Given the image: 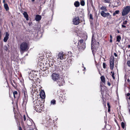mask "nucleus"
I'll return each mask as SVG.
<instances>
[{"instance_id": "57", "label": "nucleus", "mask_w": 130, "mask_h": 130, "mask_svg": "<svg viewBox=\"0 0 130 130\" xmlns=\"http://www.w3.org/2000/svg\"><path fill=\"white\" fill-rule=\"evenodd\" d=\"M108 111H110V110L109 109V108H108Z\"/></svg>"}, {"instance_id": "34", "label": "nucleus", "mask_w": 130, "mask_h": 130, "mask_svg": "<svg viewBox=\"0 0 130 130\" xmlns=\"http://www.w3.org/2000/svg\"><path fill=\"white\" fill-rule=\"evenodd\" d=\"M127 64L128 66L130 67V60L127 61Z\"/></svg>"}, {"instance_id": "31", "label": "nucleus", "mask_w": 130, "mask_h": 130, "mask_svg": "<svg viewBox=\"0 0 130 130\" xmlns=\"http://www.w3.org/2000/svg\"><path fill=\"white\" fill-rule=\"evenodd\" d=\"M127 20L124 21L123 22V24L125 25L127 24Z\"/></svg>"}, {"instance_id": "61", "label": "nucleus", "mask_w": 130, "mask_h": 130, "mask_svg": "<svg viewBox=\"0 0 130 130\" xmlns=\"http://www.w3.org/2000/svg\"><path fill=\"white\" fill-rule=\"evenodd\" d=\"M129 17L130 18V16H129Z\"/></svg>"}, {"instance_id": "44", "label": "nucleus", "mask_w": 130, "mask_h": 130, "mask_svg": "<svg viewBox=\"0 0 130 130\" xmlns=\"http://www.w3.org/2000/svg\"><path fill=\"white\" fill-rule=\"evenodd\" d=\"M84 65L83 64H82V67H84V69H83V70H85V69H86V68H85V67H84Z\"/></svg>"}, {"instance_id": "2", "label": "nucleus", "mask_w": 130, "mask_h": 130, "mask_svg": "<svg viewBox=\"0 0 130 130\" xmlns=\"http://www.w3.org/2000/svg\"><path fill=\"white\" fill-rule=\"evenodd\" d=\"M99 43L98 42L95 41V40L93 38V36H92L91 43V47L92 51L94 54V52L96 51V49L97 46L99 45Z\"/></svg>"}, {"instance_id": "32", "label": "nucleus", "mask_w": 130, "mask_h": 130, "mask_svg": "<svg viewBox=\"0 0 130 130\" xmlns=\"http://www.w3.org/2000/svg\"><path fill=\"white\" fill-rule=\"evenodd\" d=\"M71 64L70 63L69 65H68V66H67V68H65V69H64L63 68V67H62V69H64V70H67V69L68 68H69V67L70 66H71Z\"/></svg>"}, {"instance_id": "42", "label": "nucleus", "mask_w": 130, "mask_h": 130, "mask_svg": "<svg viewBox=\"0 0 130 130\" xmlns=\"http://www.w3.org/2000/svg\"><path fill=\"white\" fill-rule=\"evenodd\" d=\"M107 105L108 108H110V106L109 105V103H107Z\"/></svg>"}, {"instance_id": "51", "label": "nucleus", "mask_w": 130, "mask_h": 130, "mask_svg": "<svg viewBox=\"0 0 130 130\" xmlns=\"http://www.w3.org/2000/svg\"><path fill=\"white\" fill-rule=\"evenodd\" d=\"M110 42L111 43L112 42V39H110Z\"/></svg>"}, {"instance_id": "4", "label": "nucleus", "mask_w": 130, "mask_h": 130, "mask_svg": "<svg viewBox=\"0 0 130 130\" xmlns=\"http://www.w3.org/2000/svg\"><path fill=\"white\" fill-rule=\"evenodd\" d=\"M130 11V7L129 6L125 7L122 12V14L124 16L127 14Z\"/></svg>"}, {"instance_id": "1", "label": "nucleus", "mask_w": 130, "mask_h": 130, "mask_svg": "<svg viewBox=\"0 0 130 130\" xmlns=\"http://www.w3.org/2000/svg\"><path fill=\"white\" fill-rule=\"evenodd\" d=\"M34 107L35 110L38 112H41L43 110L44 107V104L39 100L34 101Z\"/></svg>"}, {"instance_id": "21", "label": "nucleus", "mask_w": 130, "mask_h": 130, "mask_svg": "<svg viewBox=\"0 0 130 130\" xmlns=\"http://www.w3.org/2000/svg\"><path fill=\"white\" fill-rule=\"evenodd\" d=\"M74 5L76 7H78L79 6L80 3L78 1H76L74 2Z\"/></svg>"}, {"instance_id": "50", "label": "nucleus", "mask_w": 130, "mask_h": 130, "mask_svg": "<svg viewBox=\"0 0 130 130\" xmlns=\"http://www.w3.org/2000/svg\"><path fill=\"white\" fill-rule=\"evenodd\" d=\"M110 39H112V36L111 35H110Z\"/></svg>"}, {"instance_id": "16", "label": "nucleus", "mask_w": 130, "mask_h": 130, "mask_svg": "<svg viewBox=\"0 0 130 130\" xmlns=\"http://www.w3.org/2000/svg\"><path fill=\"white\" fill-rule=\"evenodd\" d=\"M32 123H33V122L31 119L27 120V124L28 126H32Z\"/></svg>"}, {"instance_id": "8", "label": "nucleus", "mask_w": 130, "mask_h": 130, "mask_svg": "<svg viewBox=\"0 0 130 130\" xmlns=\"http://www.w3.org/2000/svg\"><path fill=\"white\" fill-rule=\"evenodd\" d=\"M73 24L77 25L80 23V20L78 17H75L73 20Z\"/></svg>"}, {"instance_id": "33", "label": "nucleus", "mask_w": 130, "mask_h": 130, "mask_svg": "<svg viewBox=\"0 0 130 130\" xmlns=\"http://www.w3.org/2000/svg\"><path fill=\"white\" fill-rule=\"evenodd\" d=\"M4 49L6 51H7L8 49L7 46L6 45L4 46Z\"/></svg>"}, {"instance_id": "7", "label": "nucleus", "mask_w": 130, "mask_h": 130, "mask_svg": "<svg viewBox=\"0 0 130 130\" xmlns=\"http://www.w3.org/2000/svg\"><path fill=\"white\" fill-rule=\"evenodd\" d=\"M20 49L22 51H24L27 49L28 45L26 42H23L20 45Z\"/></svg>"}, {"instance_id": "28", "label": "nucleus", "mask_w": 130, "mask_h": 130, "mask_svg": "<svg viewBox=\"0 0 130 130\" xmlns=\"http://www.w3.org/2000/svg\"><path fill=\"white\" fill-rule=\"evenodd\" d=\"M81 5L82 6H84L85 5V2L84 1H82L80 2Z\"/></svg>"}, {"instance_id": "59", "label": "nucleus", "mask_w": 130, "mask_h": 130, "mask_svg": "<svg viewBox=\"0 0 130 130\" xmlns=\"http://www.w3.org/2000/svg\"><path fill=\"white\" fill-rule=\"evenodd\" d=\"M111 73H112H112H113V72H112L111 71Z\"/></svg>"}, {"instance_id": "20", "label": "nucleus", "mask_w": 130, "mask_h": 130, "mask_svg": "<svg viewBox=\"0 0 130 130\" xmlns=\"http://www.w3.org/2000/svg\"><path fill=\"white\" fill-rule=\"evenodd\" d=\"M100 9L101 10H102V11H103L104 12H107V10L105 6H102L101 8Z\"/></svg>"}, {"instance_id": "12", "label": "nucleus", "mask_w": 130, "mask_h": 130, "mask_svg": "<svg viewBox=\"0 0 130 130\" xmlns=\"http://www.w3.org/2000/svg\"><path fill=\"white\" fill-rule=\"evenodd\" d=\"M57 60L59 62H60V60L59 61V60H62L63 59V55L62 53H59L58 55L56 56Z\"/></svg>"}, {"instance_id": "9", "label": "nucleus", "mask_w": 130, "mask_h": 130, "mask_svg": "<svg viewBox=\"0 0 130 130\" xmlns=\"http://www.w3.org/2000/svg\"><path fill=\"white\" fill-rule=\"evenodd\" d=\"M36 75V72L34 71H31L29 74V78L30 79H32V78L35 77Z\"/></svg>"}, {"instance_id": "17", "label": "nucleus", "mask_w": 130, "mask_h": 130, "mask_svg": "<svg viewBox=\"0 0 130 130\" xmlns=\"http://www.w3.org/2000/svg\"><path fill=\"white\" fill-rule=\"evenodd\" d=\"M101 15L104 17H107L108 14L109 15V13H105L103 11H101Z\"/></svg>"}, {"instance_id": "58", "label": "nucleus", "mask_w": 130, "mask_h": 130, "mask_svg": "<svg viewBox=\"0 0 130 130\" xmlns=\"http://www.w3.org/2000/svg\"><path fill=\"white\" fill-rule=\"evenodd\" d=\"M128 99H129V100H130V96H129V98H128Z\"/></svg>"}, {"instance_id": "41", "label": "nucleus", "mask_w": 130, "mask_h": 130, "mask_svg": "<svg viewBox=\"0 0 130 130\" xmlns=\"http://www.w3.org/2000/svg\"><path fill=\"white\" fill-rule=\"evenodd\" d=\"M23 119L24 121H25L26 120V117L25 116V115H24L23 117Z\"/></svg>"}, {"instance_id": "22", "label": "nucleus", "mask_w": 130, "mask_h": 130, "mask_svg": "<svg viewBox=\"0 0 130 130\" xmlns=\"http://www.w3.org/2000/svg\"><path fill=\"white\" fill-rule=\"evenodd\" d=\"M4 6L6 10L7 11L9 10L8 6L7 4H5L4 5Z\"/></svg>"}, {"instance_id": "38", "label": "nucleus", "mask_w": 130, "mask_h": 130, "mask_svg": "<svg viewBox=\"0 0 130 130\" xmlns=\"http://www.w3.org/2000/svg\"><path fill=\"white\" fill-rule=\"evenodd\" d=\"M89 18L91 19H93L92 16L91 14H90L89 16Z\"/></svg>"}, {"instance_id": "35", "label": "nucleus", "mask_w": 130, "mask_h": 130, "mask_svg": "<svg viewBox=\"0 0 130 130\" xmlns=\"http://www.w3.org/2000/svg\"><path fill=\"white\" fill-rule=\"evenodd\" d=\"M61 98L63 99V100H66L67 99V98L65 97V95H63L62 96Z\"/></svg>"}, {"instance_id": "13", "label": "nucleus", "mask_w": 130, "mask_h": 130, "mask_svg": "<svg viewBox=\"0 0 130 130\" xmlns=\"http://www.w3.org/2000/svg\"><path fill=\"white\" fill-rule=\"evenodd\" d=\"M110 66L111 69L112 70L113 68L114 61L113 59H111L110 60Z\"/></svg>"}, {"instance_id": "54", "label": "nucleus", "mask_w": 130, "mask_h": 130, "mask_svg": "<svg viewBox=\"0 0 130 130\" xmlns=\"http://www.w3.org/2000/svg\"><path fill=\"white\" fill-rule=\"evenodd\" d=\"M5 0H3V2L4 3L5 2Z\"/></svg>"}, {"instance_id": "3", "label": "nucleus", "mask_w": 130, "mask_h": 130, "mask_svg": "<svg viewBox=\"0 0 130 130\" xmlns=\"http://www.w3.org/2000/svg\"><path fill=\"white\" fill-rule=\"evenodd\" d=\"M22 92L23 99V103L26 104L27 101L28 97L26 89L25 88L23 89L22 90Z\"/></svg>"}, {"instance_id": "60", "label": "nucleus", "mask_w": 130, "mask_h": 130, "mask_svg": "<svg viewBox=\"0 0 130 130\" xmlns=\"http://www.w3.org/2000/svg\"><path fill=\"white\" fill-rule=\"evenodd\" d=\"M129 113H130V109H129Z\"/></svg>"}, {"instance_id": "6", "label": "nucleus", "mask_w": 130, "mask_h": 130, "mask_svg": "<svg viewBox=\"0 0 130 130\" xmlns=\"http://www.w3.org/2000/svg\"><path fill=\"white\" fill-rule=\"evenodd\" d=\"M78 47L81 49H84L85 48V44L83 43V41L80 40L78 43Z\"/></svg>"}, {"instance_id": "45", "label": "nucleus", "mask_w": 130, "mask_h": 130, "mask_svg": "<svg viewBox=\"0 0 130 130\" xmlns=\"http://www.w3.org/2000/svg\"><path fill=\"white\" fill-rule=\"evenodd\" d=\"M130 95V93H128L126 94L127 96H129Z\"/></svg>"}, {"instance_id": "5", "label": "nucleus", "mask_w": 130, "mask_h": 130, "mask_svg": "<svg viewBox=\"0 0 130 130\" xmlns=\"http://www.w3.org/2000/svg\"><path fill=\"white\" fill-rule=\"evenodd\" d=\"M52 79L54 81H57L60 78V76L59 74L56 73L52 74L51 75Z\"/></svg>"}, {"instance_id": "30", "label": "nucleus", "mask_w": 130, "mask_h": 130, "mask_svg": "<svg viewBox=\"0 0 130 130\" xmlns=\"http://www.w3.org/2000/svg\"><path fill=\"white\" fill-rule=\"evenodd\" d=\"M103 2L106 3H110V0H103Z\"/></svg>"}, {"instance_id": "15", "label": "nucleus", "mask_w": 130, "mask_h": 130, "mask_svg": "<svg viewBox=\"0 0 130 130\" xmlns=\"http://www.w3.org/2000/svg\"><path fill=\"white\" fill-rule=\"evenodd\" d=\"M9 34L7 32H6L5 37L4 39V41L5 42H6L9 38Z\"/></svg>"}, {"instance_id": "43", "label": "nucleus", "mask_w": 130, "mask_h": 130, "mask_svg": "<svg viewBox=\"0 0 130 130\" xmlns=\"http://www.w3.org/2000/svg\"><path fill=\"white\" fill-rule=\"evenodd\" d=\"M1 37H2V34H1V32L0 31V40L1 39Z\"/></svg>"}, {"instance_id": "46", "label": "nucleus", "mask_w": 130, "mask_h": 130, "mask_svg": "<svg viewBox=\"0 0 130 130\" xmlns=\"http://www.w3.org/2000/svg\"><path fill=\"white\" fill-rule=\"evenodd\" d=\"M114 56L115 57H117V54L116 53H114Z\"/></svg>"}, {"instance_id": "36", "label": "nucleus", "mask_w": 130, "mask_h": 130, "mask_svg": "<svg viewBox=\"0 0 130 130\" xmlns=\"http://www.w3.org/2000/svg\"><path fill=\"white\" fill-rule=\"evenodd\" d=\"M114 75H115L114 73V72H113V73L112 74V78H113V79H114L115 78V77H114Z\"/></svg>"}, {"instance_id": "18", "label": "nucleus", "mask_w": 130, "mask_h": 130, "mask_svg": "<svg viewBox=\"0 0 130 130\" xmlns=\"http://www.w3.org/2000/svg\"><path fill=\"white\" fill-rule=\"evenodd\" d=\"M23 14L24 15V17L26 19V20L27 21L28 20H29L28 17L27 12H24L23 13Z\"/></svg>"}, {"instance_id": "29", "label": "nucleus", "mask_w": 130, "mask_h": 130, "mask_svg": "<svg viewBox=\"0 0 130 130\" xmlns=\"http://www.w3.org/2000/svg\"><path fill=\"white\" fill-rule=\"evenodd\" d=\"M121 125L122 128L124 129L125 127L124 123L123 122H122L121 123Z\"/></svg>"}, {"instance_id": "48", "label": "nucleus", "mask_w": 130, "mask_h": 130, "mask_svg": "<svg viewBox=\"0 0 130 130\" xmlns=\"http://www.w3.org/2000/svg\"><path fill=\"white\" fill-rule=\"evenodd\" d=\"M77 34H81V33H80V31H77Z\"/></svg>"}, {"instance_id": "40", "label": "nucleus", "mask_w": 130, "mask_h": 130, "mask_svg": "<svg viewBox=\"0 0 130 130\" xmlns=\"http://www.w3.org/2000/svg\"><path fill=\"white\" fill-rule=\"evenodd\" d=\"M124 25H123V24H122V28H125L126 27V26Z\"/></svg>"}, {"instance_id": "53", "label": "nucleus", "mask_w": 130, "mask_h": 130, "mask_svg": "<svg viewBox=\"0 0 130 130\" xmlns=\"http://www.w3.org/2000/svg\"><path fill=\"white\" fill-rule=\"evenodd\" d=\"M116 14L114 12V13H113V16H115V15Z\"/></svg>"}, {"instance_id": "39", "label": "nucleus", "mask_w": 130, "mask_h": 130, "mask_svg": "<svg viewBox=\"0 0 130 130\" xmlns=\"http://www.w3.org/2000/svg\"><path fill=\"white\" fill-rule=\"evenodd\" d=\"M116 14H118L119 13V10H116L114 12Z\"/></svg>"}, {"instance_id": "52", "label": "nucleus", "mask_w": 130, "mask_h": 130, "mask_svg": "<svg viewBox=\"0 0 130 130\" xmlns=\"http://www.w3.org/2000/svg\"><path fill=\"white\" fill-rule=\"evenodd\" d=\"M127 80L128 82H129L130 81V80L129 79H128Z\"/></svg>"}, {"instance_id": "19", "label": "nucleus", "mask_w": 130, "mask_h": 130, "mask_svg": "<svg viewBox=\"0 0 130 130\" xmlns=\"http://www.w3.org/2000/svg\"><path fill=\"white\" fill-rule=\"evenodd\" d=\"M41 17L40 15H37L36 16L35 20L37 21H39L41 20Z\"/></svg>"}, {"instance_id": "26", "label": "nucleus", "mask_w": 130, "mask_h": 130, "mask_svg": "<svg viewBox=\"0 0 130 130\" xmlns=\"http://www.w3.org/2000/svg\"><path fill=\"white\" fill-rule=\"evenodd\" d=\"M51 103L52 105H55L56 104V101L54 100H53L51 101Z\"/></svg>"}, {"instance_id": "23", "label": "nucleus", "mask_w": 130, "mask_h": 130, "mask_svg": "<svg viewBox=\"0 0 130 130\" xmlns=\"http://www.w3.org/2000/svg\"><path fill=\"white\" fill-rule=\"evenodd\" d=\"M13 94L14 97V98H15L18 95V92L17 91H14L13 92Z\"/></svg>"}, {"instance_id": "27", "label": "nucleus", "mask_w": 130, "mask_h": 130, "mask_svg": "<svg viewBox=\"0 0 130 130\" xmlns=\"http://www.w3.org/2000/svg\"><path fill=\"white\" fill-rule=\"evenodd\" d=\"M107 19L109 20H110L112 18L111 15H110L109 13V15L108 14L107 16Z\"/></svg>"}, {"instance_id": "10", "label": "nucleus", "mask_w": 130, "mask_h": 130, "mask_svg": "<svg viewBox=\"0 0 130 130\" xmlns=\"http://www.w3.org/2000/svg\"><path fill=\"white\" fill-rule=\"evenodd\" d=\"M44 59L42 57H40L38 60V65L40 66H43L44 65Z\"/></svg>"}, {"instance_id": "47", "label": "nucleus", "mask_w": 130, "mask_h": 130, "mask_svg": "<svg viewBox=\"0 0 130 130\" xmlns=\"http://www.w3.org/2000/svg\"><path fill=\"white\" fill-rule=\"evenodd\" d=\"M107 84H108V85L109 86H110V83L109 82H108V83Z\"/></svg>"}, {"instance_id": "37", "label": "nucleus", "mask_w": 130, "mask_h": 130, "mask_svg": "<svg viewBox=\"0 0 130 130\" xmlns=\"http://www.w3.org/2000/svg\"><path fill=\"white\" fill-rule=\"evenodd\" d=\"M103 68H106V64L105 63H103Z\"/></svg>"}, {"instance_id": "24", "label": "nucleus", "mask_w": 130, "mask_h": 130, "mask_svg": "<svg viewBox=\"0 0 130 130\" xmlns=\"http://www.w3.org/2000/svg\"><path fill=\"white\" fill-rule=\"evenodd\" d=\"M101 79L102 82L104 83H105V78L104 76H102L101 77Z\"/></svg>"}, {"instance_id": "11", "label": "nucleus", "mask_w": 130, "mask_h": 130, "mask_svg": "<svg viewBox=\"0 0 130 130\" xmlns=\"http://www.w3.org/2000/svg\"><path fill=\"white\" fill-rule=\"evenodd\" d=\"M57 84L59 86H63L64 84L65 81L63 78H59L57 82Z\"/></svg>"}, {"instance_id": "25", "label": "nucleus", "mask_w": 130, "mask_h": 130, "mask_svg": "<svg viewBox=\"0 0 130 130\" xmlns=\"http://www.w3.org/2000/svg\"><path fill=\"white\" fill-rule=\"evenodd\" d=\"M121 37L120 36H118L117 37V41L118 42H119L121 39Z\"/></svg>"}, {"instance_id": "14", "label": "nucleus", "mask_w": 130, "mask_h": 130, "mask_svg": "<svg viewBox=\"0 0 130 130\" xmlns=\"http://www.w3.org/2000/svg\"><path fill=\"white\" fill-rule=\"evenodd\" d=\"M40 95L41 98L42 99H44L45 98V94L44 92V91L41 90V91Z\"/></svg>"}, {"instance_id": "49", "label": "nucleus", "mask_w": 130, "mask_h": 130, "mask_svg": "<svg viewBox=\"0 0 130 130\" xmlns=\"http://www.w3.org/2000/svg\"><path fill=\"white\" fill-rule=\"evenodd\" d=\"M19 130H22V128L20 126L19 127Z\"/></svg>"}, {"instance_id": "56", "label": "nucleus", "mask_w": 130, "mask_h": 130, "mask_svg": "<svg viewBox=\"0 0 130 130\" xmlns=\"http://www.w3.org/2000/svg\"><path fill=\"white\" fill-rule=\"evenodd\" d=\"M35 0H31V1L32 2H34V1Z\"/></svg>"}, {"instance_id": "55", "label": "nucleus", "mask_w": 130, "mask_h": 130, "mask_svg": "<svg viewBox=\"0 0 130 130\" xmlns=\"http://www.w3.org/2000/svg\"><path fill=\"white\" fill-rule=\"evenodd\" d=\"M128 48H130V44L128 45Z\"/></svg>"}]
</instances>
